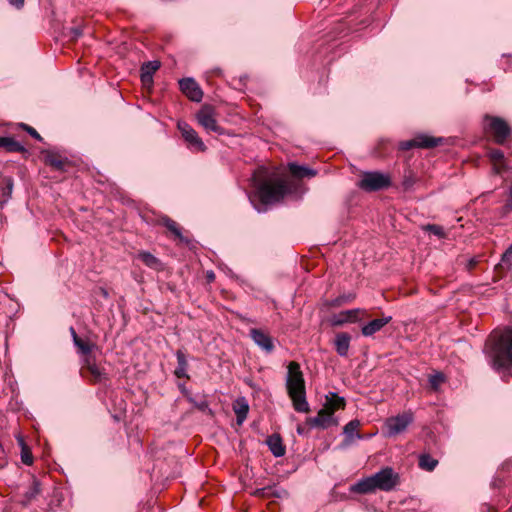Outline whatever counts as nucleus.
I'll use <instances>...</instances> for the list:
<instances>
[{
    "label": "nucleus",
    "mask_w": 512,
    "mask_h": 512,
    "mask_svg": "<svg viewBox=\"0 0 512 512\" xmlns=\"http://www.w3.org/2000/svg\"><path fill=\"white\" fill-rule=\"evenodd\" d=\"M340 299H342L343 304L350 303L355 299V294L354 293L343 294V295H340Z\"/></svg>",
    "instance_id": "58836bf2"
},
{
    "label": "nucleus",
    "mask_w": 512,
    "mask_h": 512,
    "mask_svg": "<svg viewBox=\"0 0 512 512\" xmlns=\"http://www.w3.org/2000/svg\"><path fill=\"white\" fill-rule=\"evenodd\" d=\"M19 444L21 445V460L26 465H31L33 463V457L30 449L24 443L22 438L18 439Z\"/></svg>",
    "instance_id": "473e14b6"
},
{
    "label": "nucleus",
    "mask_w": 512,
    "mask_h": 512,
    "mask_svg": "<svg viewBox=\"0 0 512 512\" xmlns=\"http://www.w3.org/2000/svg\"><path fill=\"white\" fill-rule=\"evenodd\" d=\"M377 489L373 476L363 478L350 487V491L357 494H369Z\"/></svg>",
    "instance_id": "f3484780"
},
{
    "label": "nucleus",
    "mask_w": 512,
    "mask_h": 512,
    "mask_svg": "<svg viewBox=\"0 0 512 512\" xmlns=\"http://www.w3.org/2000/svg\"><path fill=\"white\" fill-rule=\"evenodd\" d=\"M512 263V258L510 257H507V258H501V261L499 263H497L495 266L496 267H502L503 265H511Z\"/></svg>",
    "instance_id": "79ce46f5"
},
{
    "label": "nucleus",
    "mask_w": 512,
    "mask_h": 512,
    "mask_svg": "<svg viewBox=\"0 0 512 512\" xmlns=\"http://www.w3.org/2000/svg\"><path fill=\"white\" fill-rule=\"evenodd\" d=\"M178 129L180 130L185 141L196 151H205L206 146L197 132L186 122H179Z\"/></svg>",
    "instance_id": "9d476101"
},
{
    "label": "nucleus",
    "mask_w": 512,
    "mask_h": 512,
    "mask_svg": "<svg viewBox=\"0 0 512 512\" xmlns=\"http://www.w3.org/2000/svg\"><path fill=\"white\" fill-rule=\"evenodd\" d=\"M0 148H4L7 152L25 151L24 146L20 142L9 136L0 137Z\"/></svg>",
    "instance_id": "bb28decb"
},
{
    "label": "nucleus",
    "mask_w": 512,
    "mask_h": 512,
    "mask_svg": "<svg viewBox=\"0 0 512 512\" xmlns=\"http://www.w3.org/2000/svg\"><path fill=\"white\" fill-rule=\"evenodd\" d=\"M234 412L237 417V423L242 424L249 412V405L245 398H238L233 406Z\"/></svg>",
    "instance_id": "a878e982"
},
{
    "label": "nucleus",
    "mask_w": 512,
    "mask_h": 512,
    "mask_svg": "<svg viewBox=\"0 0 512 512\" xmlns=\"http://www.w3.org/2000/svg\"><path fill=\"white\" fill-rule=\"evenodd\" d=\"M347 318H350V322H356L358 320V314H349Z\"/></svg>",
    "instance_id": "603ef678"
},
{
    "label": "nucleus",
    "mask_w": 512,
    "mask_h": 512,
    "mask_svg": "<svg viewBox=\"0 0 512 512\" xmlns=\"http://www.w3.org/2000/svg\"><path fill=\"white\" fill-rule=\"evenodd\" d=\"M206 279L207 281L210 283V282H213L214 279H215V274L212 270H209L206 272Z\"/></svg>",
    "instance_id": "de8ad7c7"
},
{
    "label": "nucleus",
    "mask_w": 512,
    "mask_h": 512,
    "mask_svg": "<svg viewBox=\"0 0 512 512\" xmlns=\"http://www.w3.org/2000/svg\"><path fill=\"white\" fill-rule=\"evenodd\" d=\"M7 464L6 454L4 448L0 444V468H3Z\"/></svg>",
    "instance_id": "ea45409f"
},
{
    "label": "nucleus",
    "mask_w": 512,
    "mask_h": 512,
    "mask_svg": "<svg viewBox=\"0 0 512 512\" xmlns=\"http://www.w3.org/2000/svg\"><path fill=\"white\" fill-rule=\"evenodd\" d=\"M83 368L87 369L91 375V380L95 383H101L107 380V373L99 367L93 357H85L83 359Z\"/></svg>",
    "instance_id": "2eb2a0df"
},
{
    "label": "nucleus",
    "mask_w": 512,
    "mask_h": 512,
    "mask_svg": "<svg viewBox=\"0 0 512 512\" xmlns=\"http://www.w3.org/2000/svg\"><path fill=\"white\" fill-rule=\"evenodd\" d=\"M351 337L348 333H338L335 337V348L337 353L344 357L347 356L350 347Z\"/></svg>",
    "instance_id": "4be33fe9"
},
{
    "label": "nucleus",
    "mask_w": 512,
    "mask_h": 512,
    "mask_svg": "<svg viewBox=\"0 0 512 512\" xmlns=\"http://www.w3.org/2000/svg\"><path fill=\"white\" fill-rule=\"evenodd\" d=\"M162 223L173 234L175 239L179 240V242L184 244L190 243L189 239L183 235L181 228L174 220L165 217L163 218Z\"/></svg>",
    "instance_id": "412c9836"
},
{
    "label": "nucleus",
    "mask_w": 512,
    "mask_h": 512,
    "mask_svg": "<svg viewBox=\"0 0 512 512\" xmlns=\"http://www.w3.org/2000/svg\"><path fill=\"white\" fill-rule=\"evenodd\" d=\"M438 464V461L428 454H423L419 457V467L426 471H433Z\"/></svg>",
    "instance_id": "7c9ffc66"
},
{
    "label": "nucleus",
    "mask_w": 512,
    "mask_h": 512,
    "mask_svg": "<svg viewBox=\"0 0 512 512\" xmlns=\"http://www.w3.org/2000/svg\"><path fill=\"white\" fill-rule=\"evenodd\" d=\"M21 127L25 131H27L33 138H35L36 140L42 141L41 135L33 127H31L27 124H24V123L21 124Z\"/></svg>",
    "instance_id": "f704fd0d"
},
{
    "label": "nucleus",
    "mask_w": 512,
    "mask_h": 512,
    "mask_svg": "<svg viewBox=\"0 0 512 512\" xmlns=\"http://www.w3.org/2000/svg\"><path fill=\"white\" fill-rule=\"evenodd\" d=\"M413 421L411 412H404L394 417H390L385 421L386 435L389 437L396 436L404 432Z\"/></svg>",
    "instance_id": "423d86ee"
},
{
    "label": "nucleus",
    "mask_w": 512,
    "mask_h": 512,
    "mask_svg": "<svg viewBox=\"0 0 512 512\" xmlns=\"http://www.w3.org/2000/svg\"><path fill=\"white\" fill-rule=\"evenodd\" d=\"M74 345L77 347L78 352L85 357H92L90 354L92 350L95 348V345L89 341H84L78 337V335H74Z\"/></svg>",
    "instance_id": "c756f323"
},
{
    "label": "nucleus",
    "mask_w": 512,
    "mask_h": 512,
    "mask_svg": "<svg viewBox=\"0 0 512 512\" xmlns=\"http://www.w3.org/2000/svg\"><path fill=\"white\" fill-rule=\"evenodd\" d=\"M323 407L334 415L336 410L343 409L345 407V399L334 392H330L326 396V402Z\"/></svg>",
    "instance_id": "5701e85b"
},
{
    "label": "nucleus",
    "mask_w": 512,
    "mask_h": 512,
    "mask_svg": "<svg viewBox=\"0 0 512 512\" xmlns=\"http://www.w3.org/2000/svg\"><path fill=\"white\" fill-rule=\"evenodd\" d=\"M477 263H478V261L476 260V258H470V259H469V261L467 262V268H468V269H471V268H473Z\"/></svg>",
    "instance_id": "09e8293b"
},
{
    "label": "nucleus",
    "mask_w": 512,
    "mask_h": 512,
    "mask_svg": "<svg viewBox=\"0 0 512 512\" xmlns=\"http://www.w3.org/2000/svg\"><path fill=\"white\" fill-rule=\"evenodd\" d=\"M422 229L429 233L430 235H434L438 239H443L446 237V232L444 228L437 224H427L422 227Z\"/></svg>",
    "instance_id": "2f4dec72"
},
{
    "label": "nucleus",
    "mask_w": 512,
    "mask_h": 512,
    "mask_svg": "<svg viewBox=\"0 0 512 512\" xmlns=\"http://www.w3.org/2000/svg\"><path fill=\"white\" fill-rule=\"evenodd\" d=\"M484 121L488 122L484 128L493 133L495 142L498 144H503L511 134V128L508 123L500 117L485 115Z\"/></svg>",
    "instance_id": "39448f33"
},
{
    "label": "nucleus",
    "mask_w": 512,
    "mask_h": 512,
    "mask_svg": "<svg viewBox=\"0 0 512 512\" xmlns=\"http://www.w3.org/2000/svg\"><path fill=\"white\" fill-rule=\"evenodd\" d=\"M70 331H71V336L72 338L74 339V335H77V333L75 332L74 328H70Z\"/></svg>",
    "instance_id": "4d7b16f0"
},
{
    "label": "nucleus",
    "mask_w": 512,
    "mask_h": 512,
    "mask_svg": "<svg viewBox=\"0 0 512 512\" xmlns=\"http://www.w3.org/2000/svg\"><path fill=\"white\" fill-rule=\"evenodd\" d=\"M138 256H145V257H148V256H152L151 253L149 252H141Z\"/></svg>",
    "instance_id": "6e6d98bb"
},
{
    "label": "nucleus",
    "mask_w": 512,
    "mask_h": 512,
    "mask_svg": "<svg viewBox=\"0 0 512 512\" xmlns=\"http://www.w3.org/2000/svg\"><path fill=\"white\" fill-rule=\"evenodd\" d=\"M443 142L441 137H432L428 135H418L413 139L402 141L399 144L401 150H409L412 148H433Z\"/></svg>",
    "instance_id": "1a4fd4ad"
},
{
    "label": "nucleus",
    "mask_w": 512,
    "mask_h": 512,
    "mask_svg": "<svg viewBox=\"0 0 512 512\" xmlns=\"http://www.w3.org/2000/svg\"><path fill=\"white\" fill-rule=\"evenodd\" d=\"M266 443L275 457H282L285 454V447L282 444V439L278 434L270 435Z\"/></svg>",
    "instance_id": "b1692460"
},
{
    "label": "nucleus",
    "mask_w": 512,
    "mask_h": 512,
    "mask_svg": "<svg viewBox=\"0 0 512 512\" xmlns=\"http://www.w3.org/2000/svg\"><path fill=\"white\" fill-rule=\"evenodd\" d=\"M99 291L104 298H108L109 294L105 288H99Z\"/></svg>",
    "instance_id": "864d4df0"
},
{
    "label": "nucleus",
    "mask_w": 512,
    "mask_h": 512,
    "mask_svg": "<svg viewBox=\"0 0 512 512\" xmlns=\"http://www.w3.org/2000/svg\"><path fill=\"white\" fill-rule=\"evenodd\" d=\"M489 157L492 161L498 162V161H502L504 159V154L501 150L494 149L489 152Z\"/></svg>",
    "instance_id": "c9c22d12"
},
{
    "label": "nucleus",
    "mask_w": 512,
    "mask_h": 512,
    "mask_svg": "<svg viewBox=\"0 0 512 512\" xmlns=\"http://www.w3.org/2000/svg\"><path fill=\"white\" fill-rule=\"evenodd\" d=\"M343 303H342V299H340V296L335 298L334 300H332L329 305L330 306H333V307H338V306H341Z\"/></svg>",
    "instance_id": "49530a36"
},
{
    "label": "nucleus",
    "mask_w": 512,
    "mask_h": 512,
    "mask_svg": "<svg viewBox=\"0 0 512 512\" xmlns=\"http://www.w3.org/2000/svg\"><path fill=\"white\" fill-rule=\"evenodd\" d=\"M501 256H512V243L509 247L501 254Z\"/></svg>",
    "instance_id": "8fccbe9b"
},
{
    "label": "nucleus",
    "mask_w": 512,
    "mask_h": 512,
    "mask_svg": "<svg viewBox=\"0 0 512 512\" xmlns=\"http://www.w3.org/2000/svg\"><path fill=\"white\" fill-rule=\"evenodd\" d=\"M198 123L207 131L215 132L219 135L224 134V129L218 125L215 111L211 106H203L196 115Z\"/></svg>",
    "instance_id": "6e6552de"
},
{
    "label": "nucleus",
    "mask_w": 512,
    "mask_h": 512,
    "mask_svg": "<svg viewBox=\"0 0 512 512\" xmlns=\"http://www.w3.org/2000/svg\"><path fill=\"white\" fill-rule=\"evenodd\" d=\"M503 211H504V213H509L512 211V182L509 187V192H508V197H507L506 203L503 206Z\"/></svg>",
    "instance_id": "e433bc0d"
},
{
    "label": "nucleus",
    "mask_w": 512,
    "mask_h": 512,
    "mask_svg": "<svg viewBox=\"0 0 512 512\" xmlns=\"http://www.w3.org/2000/svg\"><path fill=\"white\" fill-rule=\"evenodd\" d=\"M14 181L11 176H0V207H3L11 198Z\"/></svg>",
    "instance_id": "a211bd4d"
},
{
    "label": "nucleus",
    "mask_w": 512,
    "mask_h": 512,
    "mask_svg": "<svg viewBox=\"0 0 512 512\" xmlns=\"http://www.w3.org/2000/svg\"><path fill=\"white\" fill-rule=\"evenodd\" d=\"M390 186V176L378 171L364 172L358 183V187L366 192L379 191Z\"/></svg>",
    "instance_id": "20e7f679"
},
{
    "label": "nucleus",
    "mask_w": 512,
    "mask_h": 512,
    "mask_svg": "<svg viewBox=\"0 0 512 512\" xmlns=\"http://www.w3.org/2000/svg\"><path fill=\"white\" fill-rule=\"evenodd\" d=\"M159 61L145 62L141 67V81L145 85H149L153 81V74L159 69Z\"/></svg>",
    "instance_id": "aec40b11"
},
{
    "label": "nucleus",
    "mask_w": 512,
    "mask_h": 512,
    "mask_svg": "<svg viewBox=\"0 0 512 512\" xmlns=\"http://www.w3.org/2000/svg\"><path fill=\"white\" fill-rule=\"evenodd\" d=\"M41 154L43 156L44 163L55 171H66V166L70 163L67 157H63L53 150H44Z\"/></svg>",
    "instance_id": "f8f14e48"
},
{
    "label": "nucleus",
    "mask_w": 512,
    "mask_h": 512,
    "mask_svg": "<svg viewBox=\"0 0 512 512\" xmlns=\"http://www.w3.org/2000/svg\"><path fill=\"white\" fill-rule=\"evenodd\" d=\"M286 388L294 409L301 413L309 412L310 407L306 399L305 380L300 365L297 362L293 361L288 365Z\"/></svg>",
    "instance_id": "f03ea898"
},
{
    "label": "nucleus",
    "mask_w": 512,
    "mask_h": 512,
    "mask_svg": "<svg viewBox=\"0 0 512 512\" xmlns=\"http://www.w3.org/2000/svg\"><path fill=\"white\" fill-rule=\"evenodd\" d=\"M359 426L360 422L358 420H351L344 426L343 433L345 434V439L342 444L343 447L351 445L353 440L356 438H362V436L357 432Z\"/></svg>",
    "instance_id": "6ab92c4d"
},
{
    "label": "nucleus",
    "mask_w": 512,
    "mask_h": 512,
    "mask_svg": "<svg viewBox=\"0 0 512 512\" xmlns=\"http://www.w3.org/2000/svg\"><path fill=\"white\" fill-rule=\"evenodd\" d=\"M176 358H177L178 365L174 371L175 376L178 378H188V375H187L188 363H187L185 354L181 350H178L176 352Z\"/></svg>",
    "instance_id": "cd10ccee"
},
{
    "label": "nucleus",
    "mask_w": 512,
    "mask_h": 512,
    "mask_svg": "<svg viewBox=\"0 0 512 512\" xmlns=\"http://www.w3.org/2000/svg\"><path fill=\"white\" fill-rule=\"evenodd\" d=\"M504 169H506L505 163H502L500 165H494L493 171L495 174H500Z\"/></svg>",
    "instance_id": "37998d69"
},
{
    "label": "nucleus",
    "mask_w": 512,
    "mask_h": 512,
    "mask_svg": "<svg viewBox=\"0 0 512 512\" xmlns=\"http://www.w3.org/2000/svg\"><path fill=\"white\" fill-rule=\"evenodd\" d=\"M265 491H266V489H265V488H263V489H257V490L255 491V495H264V494H265Z\"/></svg>",
    "instance_id": "5fc2aeb1"
},
{
    "label": "nucleus",
    "mask_w": 512,
    "mask_h": 512,
    "mask_svg": "<svg viewBox=\"0 0 512 512\" xmlns=\"http://www.w3.org/2000/svg\"><path fill=\"white\" fill-rule=\"evenodd\" d=\"M306 423L311 428L327 429L330 426L337 425L338 421L331 412L323 407L317 416L307 418Z\"/></svg>",
    "instance_id": "9b49d317"
},
{
    "label": "nucleus",
    "mask_w": 512,
    "mask_h": 512,
    "mask_svg": "<svg viewBox=\"0 0 512 512\" xmlns=\"http://www.w3.org/2000/svg\"><path fill=\"white\" fill-rule=\"evenodd\" d=\"M392 320L391 316H384L379 319H374L367 324H365L362 329L361 333L365 337H369L374 335L376 332L380 331L385 325H387Z\"/></svg>",
    "instance_id": "dca6fc26"
},
{
    "label": "nucleus",
    "mask_w": 512,
    "mask_h": 512,
    "mask_svg": "<svg viewBox=\"0 0 512 512\" xmlns=\"http://www.w3.org/2000/svg\"><path fill=\"white\" fill-rule=\"evenodd\" d=\"M40 491V483L37 480H34L28 491L25 493V497L30 501L34 499L40 493Z\"/></svg>",
    "instance_id": "72a5a7b5"
},
{
    "label": "nucleus",
    "mask_w": 512,
    "mask_h": 512,
    "mask_svg": "<svg viewBox=\"0 0 512 512\" xmlns=\"http://www.w3.org/2000/svg\"><path fill=\"white\" fill-rule=\"evenodd\" d=\"M180 90L194 102H200L203 91L193 78H183L179 81Z\"/></svg>",
    "instance_id": "ddd939ff"
},
{
    "label": "nucleus",
    "mask_w": 512,
    "mask_h": 512,
    "mask_svg": "<svg viewBox=\"0 0 512 512\" xmlns=\"http://www.w3.org/2000/svg\"><path fill=\"white\" fill-rule=\"evenodd\" d=\"M361 312H363V310L359 308L342 311L339 314L332 316L330 322L333 326H341L345 323H350V318H347L349 314H359Z\"/></svg>",
    "instance_id": "c85d7f7f"
},
{
    "label": "nucleus",
    "mask_w": 512,
    "mask_h": 512,
    "mask_svg": "<svg viewBox=\"0 0 512 512\" xmlns=\"http://www.w3.org/2000/svg\"><path fill=\"white\" fill-rule=\"evenodd\" d=\"M443 381L442 375H434L430 378V383L433 387H436L440 382Z\"/></svg>",
    "instance_id": "a19ab883"
},
{
    "label": "nucleus",
    "mask_w": 512,
    "mask_h": 512,
    "mask_svg": "<svg viewBox=\"0 0 512 512\" xmlns=\"http://www.w3.org/2000/svg\"><path fill=\"white\" fill-rule=\"evenodd\" d=\"M378 490L391 491L399 483V474L391 467H385L372 475Z\"/></svg>",
    "instance_id": "0eeeda50"
},
{
    "label": "nucleus",
    "mask_w": 512,
    "mask_h": 512,
    "mask_svg": "<svg viewBox=\"0 0 512 512\" xmlns=\"http://www.w3.org/2000/svg\"><path fill=\"white\" fill-rule=\"evenodd\" d=\"M289 171L297 178H312L317 175V171L307 166L298 165L296 163L289 164Z\"/></svg>",
    "instance_id": "393cba45"
},
{
    "label": "nucleus",
    "mask_w": 512,
    "mask_h": 512,
    "mask_svg": "<svg viewBox=\"0 0 512 512\" xmlns=\"http://www.w3.org/2000/svg\"><path fill=\"white\" fill-rule=\"evenodd\" d=\"M297 433H298L299 435H302V436H303V435H306V434H307V431H306V429H305L302 425H298V426H297Z\"/></svg>",
    "instance_id": "3c124183"
},
{
    "label": "nucleus",
    "mask_w": 512,
    "mask_h": 512,
    "mask_svg": "<svg viewBox=\"0 0 512 512\" xmlns=\"http://www.w3.org/2000/svg\"><path fill=\"white\" fill-rule=\"evenodd\" d=\"M83 32H82V29L81 27H72L70 28V35H71V39L73 40H76L78 39L80 36H82Z\"/></svg>",
    "instance_id": "4c0bfd02"
},
{
    "label": "nucleus",
    "mask_w": 512,
    "mask_h": 512,
    "mask_svg": "<svg viewBox=\"0 0 512 512\" xmlns=\"http://www.w3.org/2000/svg\"><path fill=\"white\" fill-rule=\"evenodd\" d=\"M147 266H154L157 263V258H142Z\"/></svg>",
    "instance_id": "a18cd8bd"
},
{
    "label": "nucleus",
    "mask_w": 512,
    "mask_h": 512,
    "mask_svg": "<svg viewBox=\"0 0 512 512\" xmlns=\"http://www.w3.org/2000/svg\"><path fill=\"white\" fill-rule=\"evenodd\" d=\"M485 353L497 371L512 365V328L493 333L486 342Z\"/></svg>",
    "instance_id": "f257e3e1"
},
{
    "label": "nucleus",
    "mask_w": 512,
    "mask_h": 512,
    "mask_svg": "<svg viewBox=\"0 0 512 512\" xmlns=\"http://www.w3.org/2000/svg\"><path fill=\"white\" fill-rule=\"evenodd\" d=\"M10 4L20 9L24 6V0H9Z\"/></svg>",
    "instance_id": "c03bdc74"
},
{
    "label": "nucleus",
    "mask_w": 512,
    "mask_h": 512,
    "mask_svg": "<svg viewBox=\"0 0 512 512\" xmlns=\"http://www.w3.org/2000/svg\"><path fill=\"white\" fill-rule=\"evenodd\" d=\"M250 337L254 343L266 353H271L274 350L272 337H270L263 330L257 328L251 329Z\"/></svg>",
    "instance_id": "4468645a"
},
{
    "label": "nucleus",
    "mask_w": 512,
    "mask_h": 512,
    "mask_svg": "<svg viewBox=\"0 0 512 512\" xmlns=\"http://www.w3.org/2000/svg\"><path fill=\"white\" fill-rule=\"evenodd\" d=\"M260 201L265 204H274L281 201L289 192L284 180L263 181L255 183Z\"/></svg>",
    "instance_id": "7ed1b4c3"
}]
</instances>
